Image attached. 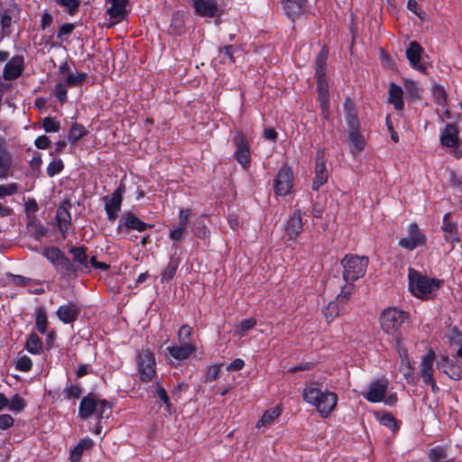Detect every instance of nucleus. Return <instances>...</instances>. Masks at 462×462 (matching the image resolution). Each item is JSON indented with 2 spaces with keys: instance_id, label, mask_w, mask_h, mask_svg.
I'll return each instance as SVG.
<instances>
[{
  "instance_id": "nucleus-1",
  "label": "nucleus",
  "mask_w": 462,
  "mask_h": 462,
  "mask_svg": "<svg viewBox=\"0 0 462 462\" xmlns=\"http://www.w3.org/2000/svg\"><path fill=\"white\" fill-rule=\"evenodd\" d=\"M408 280L411 294L421 300L432 299L442 283V281L422 274L412 268L409 269Z\"/></svg>"
},
{
  "instance_id": "nucleus-2",
  "label": "nucleus",
  "mask_w": 462,
  "mask_h": 462,
  "mask_svg": "<svg viewBox=\"0 0 462 462\" xmlns=\"http://www.w3.org/2000/svg\"><path fill=\"white\" fill-rule=\"evenodd\" d=\"M303 400L315 406L320 416L328 418L337 403V395L328 390L322 391L314 384L308 385L302 393Z\"/></svg>"
},
{
  "instance_id": "nucleus-3",
  "label": "nucleus",
  "mask_w": 462,
  "mask_h": 462,
  "mask_svg": "<svg viewBox=\"0 0 462 462\" xmlns=\"http://www.w3.org/2000/svg\"><path fill=\"white\" fill-rule=\"evenodd\" d=\"M43 256L52 263L61 276L69 279L78 277L79 272L76 263H72L59 247L50 246L44 248Z\"/></svg>"
},
{
  "instance_id": "nucleus-4",
  "label": "nucleus",
  "mask_w": 462,
  "mask_h": 462,
  "mask_svg": "<svg viewBox=\"0 0 462 462\" xmlns=\"http://www.w3.org/2000/svg\"><path fill=\"white\" fill-rule=\"evenodd\" d=\"M340 263L344 269V281L346 282H354L365 276L369 264V258L367 256L347 254L341 259Z\"/></svg>"
},
{
  "instance_id": "nucleus-5",
  "label": "nucleus",
  "mask_w": 462,
  "mask_h": 462,
  "mask_svg": "<svg viewBox=\"0 0 462 462\" xmlns=\"http://www.w3.org/2000/svg\"><path fill=\"white\" fill-rule=\"evenodd\" d=\"M408 319V313L397 308H387L380 315L382 329L394 338L401 337L400 328Z\"/></svg>"
},
{
  "instance_id": "nucleus-6",
  "label": "nucleus",
  "mask_w": 462,
  "mask_h": 462,
  "mask_svg": "<svg viewBox=\"0 0 462 462\" xmlns=\"http://www.w3.org/2000/svg\"><path fill=\"white\" fill-rule=\"evenodd\" d=\"M137 376L143 383H150L156 375V361L148 349L138 351L136 356Z\"/></svg>"
},
{
  "instance_id": "nucleus-7",
  "label": "nucleus",
  "mask_w": 462,
  "mask_h": 462,
  "mask_svg": "<svg viewBox=\"0 0 462 462\" xmlns=\"http://www.w3.org/2000/svg\"><path fill=\"white\" fill-rule=\"evenodd\" d=\"M232 142L236 146L234 152L235 160L244 170L247 171L251 165V150L246 135L242 131H236Z\"/></svg>"
},
{
  "instance_id": "nucleus-8",
  "label": "nucleus",
  "mask_w": 462,
  "mask_h": 462,
  "mask_svg": "<svg viewBox=\"0 0 462 462\" xmlns=\"http://www.w3.org/2000/svg\"><path fill=\"white\" fill-rule=\"evenodd\" d=\"M125 192V185L120 182L119 186L110 196L103 197L107 219L111 222H114L118 217Z\"/></svg>"
},
{
  "instance_id": "nucleus-9",
  "label": "nucleus",
  "mask_w": 462,
  "mask_h": 462,
  "mask_svg": "<svg viewBox=\"0 0 462 462\" xmlns=\"http://www.w3.org/2000/svg\"><path fill=\"white\" fill-rule=\"evenodd\" d=\"M293 186L292 170L287 164L283 165L274 178L273 189L277 196H286Z\"/></svg>"
},
{
  "instance_id": "nucleus-10",
  "label": "nucleus",
  "mask_w": 462,
  "mask_h": 462,
  "mask_svg": "<svg viewBox=\"0 0 462 462\" xmlns=\"http://www.w3.org/2000/svg\"><path fill=\"white\" fill-rule=\"evenodd\" d=\"M20 12L21 8L16 4L0 11V43L5 36L11 34L13 20L15 22V20L19 19Z\"/></svg>"
},
{
  "instance_id": "nucleus-11",
  "label": "nucleus",
  "mask_w": 462,
  "mask_h": 462,
  "mask_svg": "<svg viewBox=\"0 0 462 462\" xmlns=\"http://www.w3.org/2000/svg\"><path fill=\"white\" fill-rule=\"evenodd\" d=\"M424 50L416 41L410 42L405 51L406 58L413 69L423 74L427 73V66L423 60Z\"/></svg>"
},
{
  "instance_id": "nucleus-12",
  "label": "nucleus",
  "mask_w": 462,
  "mask_h": 462,
  "mask_svg": "<svg viewBox=\"0 0 462 462\" xmlns=\"http://www.w3.org/2000/svg\"><path fill=\"white\" fill-rule=\"evenodd\" d=\"M152 227H153V225L142 221L134 213L125 212L121 217L116 229L118 233L134 230L137 232H143Z\"/></svg>"
},
{
  "instance_id": "nucleus-13",
  "label": "nucleus",
  "mask_w": 462,
  "mask_h": 462,
  "mask_svg": "<svg viewBox=\"0 0 462 462\" xmlns=\"http://www.w3.org/2000/svg\"><path fill=\"white\" fill-rule=\"evenodd\" d=\"M408 236L402 237L399 240L398 245L407 250H414L415 248L424 245L426 243V237L421 233L419 226L415 223H411L408 228Z\"/></svg>"
},
{
  "instance_id": "nucleus-14",
  "label": "nucleus",
  "mask_w": 462,
  "mask_h": 462,
  "mask_svg": "<svg viewBox=\"0 0 462 462\" xmlns=\"http://www.w3.org/2000/svg\"><path fill=\"white\" fill-rule=\"evenodd\" d=\"M71 207L69 201H64L57 208L55 219L57 221L58 229L63 239H66L69 231L72 226L71 215L69 208Z\"/></svg>"
},
{
  "instance_id": "nucleus-15",
  "label": "nucleus",
  "mask_w": 462,
  "mask_h": 462,
  "mask_svg": "<svg viewBox=\"0 0 462 462\" xmlns=\"http://www.w3.org/2000/svg\"><path fill=\"white\" fill-rule=\"evenodd\" d=\"M24 70V57L15 55L12 57L5 65L3 69V79L12 81L20 78Z\"/></svg>"
},
{
  "instance_id": "nucleus-16",
  "label": "nucleus",
  "mask_w": 462,
  "mask_h": 462,
  "mask_svg": "<svg viewBox=\"0 0 462 462\" xmlns=\"http://www.w3.org/2000/svg\"><path fill=\"white\" fill-rule=\"evenodd\" d=\"M303 231L302 213L296 208L290 216L285 225V236L288 240L294 241Z\"/></svg>"
},
{
  "instance_id": "nucleus-17",
  "label": "nucleus",
  "mask_w": 462,
  "mask_h": 462,
  "mask_svg": "<svg viewBox=\"0 0 462 462\" xmlns=\"http://www.w3.org/2000/svg\"><path fill=\"white\" fill-rule=\"evenodd\" d=\"M13 155L7 148L5 139L0 135V180L12 176Z\"/></svg>"
},
{
  "instance_id": "nucleus-18",
  "label": "nucleus",
  "mask_w": 462,
  "mask_h": 462,
  "mask_svg": "<svg viewBox=\"0 0 462 462\" xmlns=\"http://www.w3.org/2000/svg\"><path fill=\"white\" fill-rule=\"evenodd\" d=\"M195 13L201 17L214 18L218 14L216 0H189Z\"/></svg>"
},
{
  "instance_id": "nucleus-19",
  "label": "nucleus",
  "mask_w": 462,
  "mask_h": 462,
  "mask_svg": "<svg viewBox=\"0 0 462 462\" xmlns=\"http://www.w3.org/2000/svg\"><path fill=\"white\" fill-rule=\"evenodd\" d=\"M88 248L84 245L81 246H70L69 253L72 255V263H76V267L79 273H90V267L88 265Z\"/></svg>"
},
{
  "instance_id": "nucleus-20",
  "label": "nucleus",
  "mask_w": 462,
  "mask_h": 462,
  "mask_svg": "<svg viewBox=\"0 0 462 462\" xmlns=\"http://www.w3.org/2000/svg\"><path fill=\"white\" fill-rule=\"evenodd\" d=\"M458 128L455 124H447L440 132V144L448 148H456L458 146Z\"/></svg>"
},
{
  "instance_id": "nucleus-21",
  "label": "nucleus",
  "mask_w": 462,
  "mask_h": 462,
  "mask_svg": "<svg viewBox=\"0 0 462 462\" xmlns=\"http://www.w3.org/2000/svg\"><path fill=\"white\" fill-rule=\"evenodd\" d=\"M388 382L384 379H378L374 381L365 394V398L371 402H381L386 393Z\"/></svg>"
},
{
  "instance_id": "nucleus-22",
  "label": "nucleus",
  "mask_w": 462,
  "mask_h": 462,
  "mask_svg": "<svg viewBox=\"0 0 462 462\" xmlns=\"http://www.w3.org/2000/svg\"><path fill=\"white\" fill-rule=\"evenodd\" d=\"M79 314V306L72 302L60 306L56 311L58 319L65 324L76 321Z\"/></svg>"
},
{
  "instance_id": "nucleus-23",
  "label": "nucleus",
  "mask_w": 462,
  "mask_h": 462,
  "mask_svg": "<svg viewBox=\"0 0 462 462\" xmlns=\"http://www.w3.org/2000/svg\"><path fill=\"white\" fill-rule=\"evenodd\" d=\"M437 367L453 380H459L462 378L461 367L449 360L447 356H442L439 361H437Z\"/></svg>"
},
{
  "instance_id": "nucleus-24",
  "label": "nucleus",
  "mask_w": 462,
  "mask_h": 462,
  "mask_svg": "<svg viewBox=\"0 0 462 462\" xmlns=\"http://www.w3.org/2000/svg\"><path fill=\"white\" fill-rule=\"evenodd\" d=\"M435 357L436 355L432 349L421 357L420 374L423 382H430L431 378H433Z\"/></svg>"
},
{
  "instance_id": "nucleus-25",
  "label": "nucleus",
  "mask_w": 462,
  "mask_h": 462,
  "mask_svg": "<svg viewBox=\"0 0 462 462\" xmlns=\"http://www.w3.org/2000/svg\"><path fill=\"white\" fill-rule=\"evenodd\" d=\"M169 355L177 360L189 358L197 350L194 344L180 343V346H170L167 348Z\"/></svg>"
},
{
  "instance_id": "nucleus-26",
  "label": "nucleus",
  "mask_w": 462,
  "mask_h": 462,
  "mask_svg": "<svg viewBox=\"0 0 462 462\" xmlns=\"http://www.w3.org/2000/svg\"><path fill=\"white\" fill-rule=\"evenodd\" d=\"M97 399L91 393L84 396L79 407V415L81 419L87 420L93 414H95V411L97 410Z\"/></svg>"
},
{
  "instance_id": "nucleus-27",
  "label": "nucleus",
  "mask_w": 462,
  "mask_h": 462,
  "mask_svg": "<svg viewBox=\"0 0 462 462\" xmlns=\"http://www.w3.org/2000/svg\"><path fill=\"white\" fill-rule=\"evenodd\" d=\"M328 181V171L326 169V163L323 157H318L315 167V178L312 181L311 188L313 190H319V189Z\"/></svg>"
},
{
  "instance_id": "nucleus-28",
  "label": "nucleus",
  "mask_w": 462,
  "mask_h": 462,
  "mask_svg": "<svg viewBox=\"0 0 462 462\" xmlns=\"http://www.w3.org/2000/svg\"><path fill=\"white\" fill-rule=\"evenodd\" d=\"M110 3L111 6L106 10V14L115 24L124 19L127 0H110Z\"/></svg>"
},
{
  "instance_id": "nucleus-29",
  "label": "nucleus",
  "mask_w": 462,
  "mask_h": 462,
  "mask_svg": "<svg viewBox=\"0 0 462 462\" xmlns=\"http://www.w3.org/2000/svg\"><path fill=\"white\" fill-rule=\"evenodd\" d=\"M282 5L286 14L293 19L304 12L306 0H283Z\"/></svg>"
},
{
  "instance_id": "nucleus-30",
  "label": "nucleus",
  "mask_w": 462,
  "mask_h": 462,
  "mask_svg": "<svg viewBox=\"0 0 462 462\" xmlns=\"http://www.w3.org/2000/svg\"><path fill=\"white\" fill-rule=\"evenodd\" d=\"M388 101L398 111L402 110L404 107L403 90L400 86L396 85L395 83H392L390 85Z\"/></svg>"
},
{
  "instance_id": "nucleus-31",
  "label": "nucleus",
  "mask_w": 462,
  "mask_h": 462,
  "mask_svg": "<svg viewBox=\"0 0 462 462\" xmlns=\"http://www.w3.org/2000/svg\"><path fill=\"white\" fill-rule=\"evenodd\" d=\"M94 441L89 439L86 438L83 439H80L79 442L75 446L71 451L69 456V461L70 462H79L82 457V454L85 450H89L93 448Z\"/></svg>"
},
{
  "instance_id": "nucleus-32",
  "label": "nucleus",
  "mask_w": 462,
  "mask_h": 462,
  "mask_svg": "<svg viewBox=\"0 0 462 462\" xmlns=\"http://www.w3.org/2000/svg\"><path fill=\"white\" fill-rule=\"evenodd\" d=\"M61 72H67V76L65 78V84L69 88H75L80 86L86 79L88 75L84 72L74 74L69 71V67L64 64L60 67Z\"/></svg>"
},
{
  "instance_id": "nucleus-33",
  "label": "nucleus",
  "mask_w": 462,
  "mask_h": 462,
  "mask_svg": "<svg viewBox=\"0 0 462 462\" xmlns=\"http://www.w3.org/2000/svg\"><path fill=\"white\" fill-rule=\"evenodd\" d=\"M328 57V50L324 46L316 58L315 75L317 79H326V67Z\"/></svg>"
},
{
  "instance_id": "nucleus-34",
  "label": "nucleus",
  "mask_w": 462,
  "mask_h": 462,
  "mask_svg": "<svg viewBox=\"0 0 462 462\" xmlns=\"http://www.w3.org/2000/svg\"><path fill=\"white\" fill-rule=\"evenodd\" d=\"M344 310L345 307L341 305L337 300L330 301L323 310V315L327 323L329 324L332 322Z\"/></svg>"
},
{
  "instance_id": "nucleus-35",
  "label": "nucleus",
  "mask_w": 462,
  "mask_h": 462,
  "mask_svg": "<svg viewBox=\"0 0 462 462\" xmlns=\"http://www.w3.org/2000/svg\"><path fill=\"white\" fill-rule=\"evenodd\" d=\"M24 347L29 353L32 355H41L43 351L42 342L39 336L35 333H31L29 335Z\"/></svg>"
},
{
  "instance_id": "nucleus-36",
  "label": "nucleus",
  "mask_w": 462,
  "mask_h": 462,
  "mask_svg": "<svg viewBox=\"0 0 462 462\" xmlns=\"http://www.w3.org/2000/svg\"><path fill=\"white\" fill-rule=\"evenodd\" d=\"M450 214H445L443 217V225L441 226L442 230L450 236V242L452 244L459 243L460 239L457 235V224L449 221Z\"/></svg>"
},
{
  "instance_id": "nucleus-37",
  "label": "nucleus",
  "mask_w": 462,
  "mask_h": 462,
  "mask_svg": "<svg viewBox=\"0 0 462 462\" xmlns=\"http://www.w3.org/2000/svg\"><path fill=\"white\" fill-rule=\"evenodd\" d=\"M180 265V259L171 257L169 263L161 273L162 283L168 282L174 277L176 271Z\"/></svg>"
},
{
  "instance_id": "nucleus-38",
  "label": "nucleus",
  "mask_w": 462,
  "mask_h": 462,
  "mask_svg": "<svg viewBox=\"0 0 462 462\" xmlns=\"http://www.w3.org/2000/svg\"><path fill=\"white\" fill-rule=\"evenodd\" d=\"M35 327L39 333L45 335L48 330V317L44 308L36 309L35 311Z\"/></svg>"
},
{
  "instance_id": "nucleus-39",
  "label": "nucleus",
  "mask_w": 462,
  "mask_h": 462,
  "mask_svg": "<svg viewBox=\"0 0 462 462\" xmlns=\"http://www.w3.org/2000/svg\"><path fill=\"white\" fill-rule=\"evenodd\" d=\"M281 412L282 410L279 406L265 411L261 419L257 421L256 427L261 428L270 425L276 418L281 415Z\"/></svg>"
},
{
  "instance_id": "nucleus-40",
  "label": "nucleus",
  "mask_w": 462,
  "mask_h": 462,
  "mask_svg": "<svg viewBox=\"0 0 462 462\" xmlns=\"http://www.w3.org/2000/svg\"><path fill=\"white\" fill-rule=\"evenodd\" d=\"M403 87L407 98H410L411 100H417L420 98L421 88L419 87L417 82L411 79H404Z\"/></svg>"
},
{
  "instance_id": "nucleus-41",
  "label": "nucleus",
  "mask_w": 462,
  "mask_h": 462,
  "mask_svg": "<svg viewBox=\"0 0 462 462\" xmlns=\"http://www.w3.org/2000/svg\"><path fill=\"white\" fill-rule=\"evenodd\" d=\"M348 140L355 148V151L354 150L351 151L352 153L359 152L362 150H364V148L365 146V141L364 135L360 133L359 130L349 131Z\"/></svg>"
},
{
  "instance_id": "nucleus-42",
  "label": "nucleus",
  "mask_w": 462,
  "mask_h": 462,
  "mask_svg": "<svg viewBox=\"0 0 462 462\" xmlns=\"http://www.w3.org/2000/svg\"><path fill=\"white\" fill-rule=\"evenodd\" d=\"M236 51V48L234 45H226L222 48H219L218 51V59L220 62L229 64H234L236 60L234 57V53Z\"/></svg>"
},
{
  "instance_id": "nucleus-43",
  "label": "nucleus",
  "mask_w": 462,
  "mask_h": 462,
  "mask_svg": "<svg viewBox=\"0 0 462 462\" xmlns=\"http://www.w3.org/2000/svg\"><path fill=\"white\" fill-rule=\"evenodd\" d=\"M317 91L319 97V105L329 103V92L327 79H317Z\"/></svg>"
},
{
  "instance_id": "nucleus-44",
  "label": "nucleus",
  "mask_w": 462,
  "mask_h": 462,
  "mask_svg": "<svg viewBox=\"0 0 462 462\" xmlns=\"http://www.w3.org/2000/svg\"><path fill=\"white\" fill-rule=\"evenodd\" d=\"M448 451L443 446H437L430 449L429 458L433 462H452L447 460Z\"/></svg>"
},
{
  "instance_id": "nucleus-45",
  "label": "nucleus",
  "mask_w": 462,
  "mask_h": 462,
  "mask_svg": "<svg viewBox=\"0 0 462 462\" xmlns=\"http://www.w3.org/2000/svg\"><path fill=\"white\" fill-rule=\"evenodd\" d=\"M97 410L95 411V415L97 416V420H100L104 418H108L111 413L112 403L106 400L101 399H97Z\"/></svg>"
},
{
  "instance_id": "nucleus-46",
  "label": "nucleus",
  "mask_w": 462,
  "mask_h": 462,
  "mask_svg": "<svg viewBox=\"0 0 462 462\" xmlns=\"http://www.w3.org/2000/svg\"><path fill=\"white\" fill-rule=\"evenodd\" d=\"M87 134L88 131L86 128L82 125L75 123L69 129L68 138L70 143H75Z\"/></svg>"
},
{
  "instance_id": "nucleus-47",
  "label": "nucleus",
  "mask_w": 462,
  "mask_h": 462,
  "mask_svg": "<svg viewBox=\"0 0 462 462\" xmlns=\"http://www.w3.org/2000/svg\"><path fill=\"white\" fill-rule=\"evenodd\" d=\"M346 284L341 288L340 293L337 296L336 300L344 307L348 302L351 295L355 291L354 282H346Z\"/></svg>"
},
{
  "instance_id": "nucleus-48",
  "label": "nucleus",
  "mask_w": 462,
  "mask_h": 462,
  "mask_svg": "<svg viewBox=\"0 0 462 462\" xmlns=\"http://www.w3.org/2000/svg\"><path fill=\"white\" fill-rule=\"evenodd\" d=\"M432 96L435 103L445 107L448 106V94L442 86L436 85L432 88Z\"/></svg>"
},
{
  "instance_id": "nucleus-49",
  "label": "nucleus",
  "mask_w": 462,
  "mask_h": 462,
  "mask_svg": "<svg viewBox=\"0 0 462 462\" xmlns=\"http://www.w3.org/2000/svg\"><path fill=\"white\" fill-rule=\"evenodd\" d=\"M25 401L19 394H14L11 400H9V404L7 405L9 411L19 413L25 408Z\"/></svg>"
},
{
  "instance_id": "nucleus-50",
  "label": "nucleus",
  "mask_w": 462,
  "mask_h": 462,
  "mask_svg": "<svg viewBox=\"0 0 462 462\" xmlns=\"http://www.w3.org/2000/svg\"><path fill=\"white\" fill-rule=\"evenodd\" d=\"M193 329L189 325H183L178 331L179 343L193 344L192 342Z\"/></svg>"
},
{
  "instance_id": "nucleus-51",
  "label": "nucleus",
  "mask_w": 462,
  "mask_h": 462,
  "mask_svg": "<svg viewBox=\"0 0 462 462\" xmlns=\"http://www.w3.org/2000/svg\"><path fill=\"white\" fill-rule=\"evenodd\" d=\"M64 169V163L61 159H54L51 161L46 169V173L49 177H54L55 175L60 173Z\"/></svg>"
},
{
  "instance_id": "nucleus-52",
  "label": "nucleus",
  "mask_w": 462,
  "mask_h": 462,
  "mask_svg": "<svg viewBox=\"0 0 462 462\" xmlns=\"http://www.w3.org/2000/svg\"><path fill=\"white\" fill-rule=\"evenodd\" d=\"M42 126L46 133H56L60 128V124L54 117H44L42 122Z\"/></svg>"
},
{
  "instance_id": "nucleus-53",
  "label": "nucleus",
  "mask_w": 462,
  "mask_h": 462,
  "mask_svg": "<svg viewBox=\"0 0 462 462\" xmlns=\"http://www.w3.org/2000/svg\"><path fill=\"white\" fill-rule=\"evenodd\" d=\"M66 399H78L82 393V388L79 384L68 383L63 391Z\"/></svg>"
},
{
  "instance_id": "nucleus-54",
  "label": "nucleus",
  "mask_w": 462,
  "mask_h": 462,
  "mask_svg": "<svg viewBox=\"0 0 462 462\" xmlns=\"http://www.w3.org/2000/svg\"><path fill=\"white\" fill-rule=\"evenodd\" d=\"M222 364L213 365L207 368L205 372V383H211L215 381L220 374Z\"/></svg>"
},
{
  "instance_id": "nucleus-55",
  "label": "nucleus",
  "mask_w": 462,
  "mask_h": 462,
  "mask_svg": "<svg viewBox=\"0 0 462 462\" xmlns=\"http://www.w3.org/2000/svg\"><path fill=\"white\" fill-rule=\"evenodd\" d=\"M186 235H187V228L177 226L173 227L172 229H171V231L169 233V237H170V239H171L174 242V244H176V243L182 242L183 239L185 238Z\"/></svg>"
},
{
  "instance_id": "nucleus-56",
  "label": "nucleus",
  "mask_w": 462,
  "mask_h": 462,
  "mask_svg": "<svg viewBox=\"0 0 462 462\" xmlns=\"http://www.w3.org/2000/svg\"><path fill=\"white\" fill-rule=\"evenodd\" d=\"M57 5L65 8L69 14H74L78 12L80 0H60Z\"/></svg>"
},
{
  "instance_id": "nucleus-57",
  "label": "nucleus",
  "mask_w": 462,
  "mask_h": 462,
  "mask_svg": "<svg viewBox=\"0 0 462 462\" xmlns=\"http://www.w3.org/2000/svg\"><path fill=\"white\" fill-rule=\"evenodd\" d=\"M67 88H69L65 83L59 82L54 86L53 93L57 99L64 103L67 101Z\"/></svg>"
},
{
  "instance_id": "nucleus-58",
  "label": "nucleus",
  "mask_w": 462,
  "mask_h": 462,
  "mask_svg": "<svg viewBox=\"0 0 462 462\" xmlns=\"http://www.w3.org/2000/svg\"><path fill=\"white\" fill-rule=\"evenodd\" d=\"M18 189L19 185L16 182H11L6 185H0V199L16 194Z\"/></svg>"
},
{
  "instance_id": "nucleus-59",
  "label": "nucleus",
  "mask_w": 462,
  "mask_h": 462,
  "mask_svg": "<svg viewBox=\"0 0 462 462\" xmlns=\"http://www.w3.org/2000/svg\"><path fill=\"white\" fill-rule=\"evenodd\" d=\"M191 216L192 210L190 208H180L178 214V226L187 228Z\"/></svg>"
},
{
  "instance_id": "nucleus-60",
  "label": "nucleus",
  "mask_w": 462,
  "mask_h": 462,
  "mask_svg": "<svg viewBox=\"0 0 462 462\" xmlns=\"http://www.w3.org/2000/svg\"><path fill=\"white\" fill-rule=\"evenodd\" d=\"M28 226L34 227L33 236L36 240H40L42 237L47 236V233H48L47 228L43 225H42L40 222H37L36 220L33 219L28 224Z\"/></svg>"
},
{
  "instance_id": "nucleus-61",
  "label": "nucleus",
  "mask_w": 462,
  "mask_h": 462,
  "mask_svg": "<svg viewBox=\"0 0 462 462\" xmlns=\"http://www.w3.org/2000/svg\"><path fill=\"white\" fill-rule=\"evenodd\" d=\"M7 276L11 279V281L15 285H18V286L25 287V286H30L34 283V281L32 279L24 277L23 275L7 273Z\"/></svg>"
},
{
  "instance_id": "nucleus-62",
  "label": "nucleus",
  "mask_w": 462,
  "mask_h": 462,
  "mask_svg": "<svg viewBox=\"0 0 462 462\" xmlns=\"http://www.w3.org/2000/svg\"><path fill=\"white\" fill-rule=\"evenodd\" d=\"M32 362L31 358L27 356H20L17 361L15 367L17 370L22 372H28L32 369Z\"/></svg>"
},
{
  "instance_id": "nucleus-63",
  "label": "nucleus",
  "mask_w": 462,
  "mask_h": 462,
  "mask_svg": "<svg viewBox=\"0 0 462 462\" xmlns=\"http://www.w3.org/2000/svg\"><path fill=\"white\" fill-rule=\"evenodd\" d=\"M400 372L403 374L409 383L412 381L414 377V372L410 360L406 362H401Z\"/></svg>"
},
{
  "instance_id": "nucleus-64",
  "label": "nucleus",
  "mask_w": 462,
  "mask_h": 462,
  "mask_svg": "<svg viewBox=\"0 0 462 462\" xmlns=\"http://www.w3.org/2000/svg\"><path fill=\"white\" fill-rule=\"evenodd\" d=\"M380 423L383 426L388 427L392 430L397 429V420L394 416L391 413H384L380 418Z\"/></svg>"
}]
</instances>
